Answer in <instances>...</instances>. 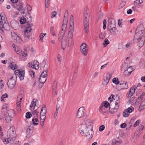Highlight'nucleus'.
<instances>
[{
    "label": "nucleus",
    "mask_w": 145,
    "mask_h": 145,
    "mask_svg": "<svg viewBox=\"0 0 145 145\" xmlns=\"http://www.w3.org/2000/svg\"><path fill=\"white\" fill-rule=\"evenodd\" d=\"M134 43L137 44L139 47L144 45L145 41V30L144 28H136L133 39Z\"/></svg>",
    "instance_id": "nucleus-1"
},
{
    "label": "nucleus",
    "mask_w": 145,
    "mask_h": 145,
    "mask_svg": "<svg viewBox=\"0 0 145 145\" xmlns=\"http://www.w3.org/2000/svg\"><path fill=\"white\" fill-rule=\"evenodd\" d=\"M86 128L84 129L81 130L80 133L83 136L86 137L88 140H90L93 137V133L92 123L90 121L88 120L85 123Z\"/></svg>",
    "instance_id": "nucleus-2"
},
{
    "label": "nucleus",
    "mask_w": 145,
    "mask_h": 145,
    "mask_svg": "<svg viewBox=\"0 0 145 145\" xmlns=\"http://www.w3.org/2000/svg\"><path fill=\"white\" fill-rule=\"evenodd\" d=\"M67 28H61V29L59 32L58 38L59 41H61V46L62 48L64 50L66 46L67 38L66 36L65 35V33H66Z\"/></svg>",
    "instance_id": "nucleus-3"
},
{
    "label": "nucleus",
    "mask_w": 145,
    "mask_h": 145,
    "mask_svg": "<svg viewBox=\"0 0 145 145\" xmlns=\"http://www.w3.org/2000/svg\"><path fill=\"white\" fill-rule=\"evenodd\" d=\"M89 12L87 7L85 8L84 12V27H88L89 25Z\"/></svg>",
    "instance_id": "nucleus-4"
},
{
    "label": "nucleus",
    "mask_w": 145,
    "mask_h": 145,
    "mask_svg": "<svg viewBox=\"0 0 145 145\" xmlns=\"http://www.w3.org/2000/svg\"><path fill=\"white\" fill-rule=\"evenodd\" d=\"M80 49L82 54L86 56L88 52V46L86 43L84 42L80 46Z\"/></svg>",
    "instance_id": "nucleus-5"
},
{
    "label": "nucleus",
    "mask_w": 145,
    "mask_h": 145,
    "mask_svg": "<svg viewBox=\"0 0 145 145\" xmlns=\"http://www.w3.org/2000/svg\"><path fill=\"white\" fill-rule=\"evenodd\" d=\"M13 76H12L9 79L7 82L8 87L10 89H12L15 87L16 82V80L13 79Z\"/></svg>",
    "instance_id": "nucleus-6"
},
{
    "label": "nucleus",
    "mask_w": 145,
    "mask_h": 145,
    "mask_svg": "<svg viewBox=\"0 0 145 145\" xmlns=\"http://www.w3.org/2000/svg\"><path fill=\"white\" fill-rule=\"evenodd\" d=\"M10 129H12V133L9 134V136L8 137V140H9L10 141H12L13 143L15 141L16 137V135L15 132V129L13 127L10 128Z\"/></svg>",
    "instance_id": "nucleus-7"
},
{
    "label": "nucleus",
    "mask_w": 145,
    "mask_h": 145,
    "mask_svg": "<svg viewBox=\"0 0 145 145\" xmlns=\"http://www.w3.org/2000/svg\"><path fill=\"white\" fill-rule=\"evenodd\" d=\"M69 32L68 35V44L71 45L72 44L73 34L74 32V28H69Z\"/></svg>",
    "instance_id": "nucleus-8"
},
{
    "label": "nucleus",
    "mask_w": 145,
    "mask_h": 145,
    "mask_svg": "<svg viewBox=\"0 0 145 145\" xmlns=\"http://www.w3.org/2000/svg\"><path fill=\"white\" fill-rule=\"evenodd\" d=\"M9 26V24L6 19H3L1 15H0V27H7Z\"/></svg>",
    "instance_id": "nucleus-9"
},
{
    "label": "nucleus",
    "mask_w": 145,
    "mask_h": 145,
    "mask_svg": "<svg viewBox=\"0 0 145 145\" xmlns=\"http://www.w3.org/2000/svg\"><path fill=\"white\" fill-rule=\"evenodd\" d=\"M26 19V24L27 26L26 27H31L33 26V24L31 23L32 20V17L31 16V14L28 13L25 16Z\"/></svg>",
    "instance_id": "nucleus-10"
},
{
    "label": "nucleus",
    "mask_w": 145,
    "mask_h": 145,
    "mask_svg": "<svg viewBox=\"0 0 145 145\" xmlns=\"http://www.w3.org/2000/svg\"><path fill=\"white\" fill-rule=\"evenodd\" d=\"M39 63L37 60H34L33 62H30L27 64V66L29 67H31L33 68L36 69H39Z\"/></svg>",
    "instance_id": "nucleus-11"
},
{
    "label": "nucleus",
    "mask_w": 145,
    "mask_h": 145,
    "mask_svg": "<svg viewBox=\"0 0 145 145\" xmlns=\"http://www.w3.org/2000/svg\"><path fill=\"white\" fill-rule=\"evenodd\" d=\"M134 110V108L132 106L129 107L127 109L125 110L123 113V116L125 118L128 117L129 114V113L132 112Z\"/></svg>",
    "instance_id": "nucleus-12"
},
{
    "label": "nucleus",
    "mask_w": 145,
    "mask_h": 145,
    "mask_svg": "<svg viewBox=\"0 0 145 145\" xmlns=\"http://www.w3.org/2000/svg\"><path fill=\"white\" fill-rule=\"evenodd\" d=\"M68 10H67L65 13L63 23L62 27H67V22L68 21Z\"/></svg>",
    "instance_id": "nucleus-13"
},
{
    "label": "nucleus",
    "mask_w": 145,
    "mask_h": 145,
    "mask_svg": "<svg viewBox=\"0 0 145 145\" xmlns=\"http://www.w3.org/2000/svg\"><path fill=\"white\" fill-rule=\"evenodd\" d=\"M112 76V74L111 73H107L104 78V81L102 83V84L106 85H107L110 80Z\"/></svg>",
    "instance_id": "nucleus-14"
},
{
    "label": "nucleus",
    "mask_w": 145,
    "mask_h": 145,
    "mask_svg": "<svg viewBox=\"0 0 145 145\" xmlns=\"http://www.w3.org/2000/svg\"><path fill=\"white\" fill-rule=\"evenodd\" d=\"M27 29L24 31V38L29 39L32 33H30L32 30V28H25Z\"/></svg>",
    "instance_id": "nucleus-15"
},
{
    "label": "nucleus",
    "mask_w": 145,
    "mask_h": 145,
    "mask_svg": "<svg viewBox=\"0 0 145 145\" xmlns=\"http://www.w3.org/2000/svg\"><path fill=\"white\" fill-rule=\"evenodd\" d=\"M120 87L117 86V89L118 90H120L122 89H127L128 88V85L126 82L123 81V83L120 84Z\"/></svg>",
    "instance_id": "nucleus-16"
},
{
    "label": "nucleus",
    "mask_w": 145,
    "mask_h": 145,
    "mask_svg": "<svg viewBox=\"0 0 145 145\" xmlns=\"http://www.w3.org/2000/svg\"><path fill=\"white\" fill-rule=\"evenodd\" d=\"M108 27H116V22L115 20L112 18H110L108 21Z\"/></svg>",
    "instance_id": "nucleus-17"
},
{
    "label": "nucleus",
    "mask_w": 145,
    "mask_h": 145,
    "mask_svg": "<svg viewBox=\"0 0 145 145\" xmlns=\"http://www.w3.org/2000/svg\"><path fill=\"white\" fill-rule=\"evenodd\" d=\"M85 110L83 107H80L78 110L77 112V116L79 118L82 117L84 114Z\"/></svg>",
    "instance_id": "nucleus-18"
},
{
    "label": "nucleus",
    "mask_w": 145,
    "mask_h": 145,
    "mask_svg": "<svg viewBox=\"0 0 145 145\" xmlns=\"http://www.w3.org/2000/svg\"><path fill=\"white\" fill-rule=\"evenodd\" d=\"M33 129H31L30 128V127H29L26 132V137L28 139L30 137L33 133Z\"/></svg>",
    "instance_id": "nucleus-19"
},
{
    "label": "nucleus",
    "mask_w": 145,
    "mask_h": 145,
    "mask_svg": "<svg viewBox=\"0 0 145 145\" xmlns=\"http://www.w3.org/2000/svg\"><path fill=\"white\" fill-rule=\"evenodd\" d=\"M106 107L103 105V104H101L99 108V112L103 115H106L107 113V111L106 110Z\"/></svg>",
    "instance_id": "nucleus-20"
},
{
    "label": "nucleus",
    "mask_w": 145,
    "mask_h": 145,
    "mask_svg": "<svg viewBox=\"0 0 145 145\" xmlns=\"http://www.w3.org/2000/svg\"><path fill=\"white\" fill-rule=\"evenodd\" d=\"M132 68V67L131 66H129V67L127 68L126 70H125V71L124 72V75L125 76H129L130 75L132 72L134 71V69H131V71H128V70Z\"/></svg>",
    "instance_id": "nucleus-21"
},
{
    "label": "nucleus",
    "mask_w": 145,
    "mask_h": 145,
    "mask_svg": "<svg viewBox=\"0 0 145 145\" xmlns=\"http://www.w3.org/2000/svg\"><path fill=\"white\" fill-rule=\"evenodd\" d=\"M40 69L41 70H48V66L46 64V62L44 61H43L40 63Z\"/></svg>",
    "instance_id": "nucleus-22"
},
{
    "label": "nucleus",
    "mask_w": 145,
    "mask_h": 145,
    "mask_svg": "<svg viewBox=\"0 0 145 145\" xmlns=\"http://www.w3.org/2000/svg\"><path fill=\"white\" fill-rule=\"evenodd\" d=\"M17 71L18 72V76L20 78V80H24V77L25 71L23 70L20 71V70H18Z\"/></svg>",
    "instance_id": "nucleus-23"
},
{
    "label": "nucleus",
    "mask_w": 145,
    "mask_h": 145,
    "mask_svg": "<svg viewBox=\"0 0 145 145\" xmlns=\"http://www.w3.org/2000/svg\"><path fill=\"white\" fill-rule=\"evenodd\" d=\"M144 129V126L140 125L137 129L135 133L137 134H141L142 133V131Z\"/></svg>",
    "instance_id": "nucleus-24"
},
{
    "label": "nucleus",
    "mask_w": 145,
    "mask_h": 145,
    "mask_svg": "<svg viewBox=\"0 0 145 145\" xmlns=\"http://www.w3.org/2000/svg\"><path fill=\"white\" fill-rule=\"evenodd\" d=\"M117 101L118 102H115V104L116 106L114 108L113 111V112L112 111L110 112V113L112 114H113L115 112H117L118 109L119 107V103H120V101L118 100Z\"/></svg>",
    "instance_id": "nucleus-25"
},
{
    "label": "nucleus",
    "mask_w": 145,
    "mask_h": 145,
    "mask_svg": "<svg viewBox=\"0 0 145 145\" xmlns=\"http://www.w3.org/2000/svg\"><path fill=\"white\" fill-rule=\"evenodd\" d=\"M145 93L143 92L142 93L141 95L136 100V101L138 103H140L141 101L143 99L144 97Z\"/></svg>",
    "instance_id": "nucleus-26"
},
{
    "label": "nucleus",
    "mask_w": 145,
    "mask_h": 145,
    "mask_svg": "<svg viewBox=\"0 0 145 145\" xmlns=\"http://www.w3.org/2000/svg\"><path fill=\"white\" fill-rule=\"evenodd\" d=\"M135 91V89L133 87L131 88L130 90L129 91L128 94H127V95L128 96L127 97H130L132 96L134 94V93Z\"/></svg>",
    "instance_id": "nucleus-27"
},
{
    "label": "nucleus",
    "mask_w": 145,
    "mask_h": 145,
    "mask_svg": "<svg viewBox=\"0 0 145 145\" xmlns=\"http://www.w3.org/2000/svg\"><path fill=\"white\" fill-rule=\"evenodd\" d=\"M46 112L47 110L46 105H42V108L40 112V115H41L42 114H44V115H46Z\"/></svg>",
    "instance_id": "nucleus-28"
},
{
    "label": "nucleus",
    "mask_w": 145,
    "mask_h": 145,
    "mask_svg": "<svg viewBox=\"0 0 145 145\" xmlns=\"http://www.w3.org/2000/svg\"><path fill=\"white\" fill-rule=\"evenodd\" d=\"M110 33L112 35H114L116 34V33L118 31L117 29L116 28H108Z\"/></svg>",
    "instance_id": "nucleus-29"
},
{
    "label": "nucleus",
    "mask_w": 145,
    "mask_h": 145,
    "mask_svg": "<svg viewBox=\"0 0 145 145\" xmlns=\"http://www.w3.org/2000/svg\"><path fill=\"white\" fill-rule=\"evenodd\" d=\"M37 100L35 99H34L32 101L31 103L30 106V109L31 110H33L35 108V106H36V102Z\"/></svg>",
    "instance_id": "nucleus-30"
},
{
    "label": "nucleus",
    "mask_w": 145,
    "mask_h": 145,
    "mask_svg": "<svg viewBox=\"0 0 145 145\" xmlns=\"http://www.w3.org/2000/svg\"><path fill=\"white\" fill-rule=\"evenodd\" d=\"M24 51L25 52H27L26 49H25ZM17 54L20 56H24V55H25V57H26L27 56V54L25 53V52H24L22 51L21 50L20 52H17Z\"/></svg>",
    "instance_id": "nucleus-31"
},
{
    "label": "nucleus",
    "mask_w": 145,
    "mask_h": 145,
    "mask_svg": "<svg viewBox=\"0 0 145 145\" xmlns=\"http://www.w3.org/2000/svg\"><path fill=\"white\" fill-rule=\"evenodd\" d=\"M46 77H41L40 76L39 80L40 83H41L43 85L46 81ZM42 86H43V85H42Z\"/></svg>",
    "instance_id": "nucleus-32"
},
{
    "label": "nucleus",
    "mask_w": 145,
    "mask_h": 145,
    "mask_svg": "<svg viewBox=\"0 0 145 145\" xmlns=\"http://www.w3.org/2000/svg\"><path fill=\"white\" fill-rule=\"evenodd\" d=\"M74 20L73 16L72 15L71 16V18L70 19V26L71 27L72 26H74Z\"/></svg>",
    "instance_id": "nucleus-33"
},
{
    "label": "nucleus",
    "mask_w": 145,
    "mask_h": 145,
    "mask_svg": "<svg viewBox=\"0 0 145 145\" xmlns=\"http://www.w3.org/2000/svg\"><path fill=\"white\" fill-rule=\"evenodd\" d=\"M8 67H9L12 70H14L17 68V66L16 65V64H15L14 63L13 64L11 62L10 65H9Z\"/></svg>",
    "instance_id": "nucleus-34"
},
{
    "label": "nucleus",
    "mask_w": 145,
    "mask_h": 145,
    "mask_svg": "<svg viewBox=\"0 0 145 145\" xmlns=\"http://www.w3.org/2000/svg\"><path fill=\"white\" fill-rule=\"evenodd\" d=\"M32 113L33 115L34 116V117H39V111L37 110H35L33 111Z\"/></svg>",
    "instance_id": "nucleus-35"
},
{
    "label": "nucleus",
    "mask_w": 145,
    "mask_h": 145,
    "mask_svg": "<svg viewBox=\"0 0 145 145\" xmlns=\"http://www.w3.org/2000/svg\"><path fill=\"white\" fill-rule=\"evenodd\" d=\"M101 104H103V105L106 108H108L110 106V104L107 101H103Z\"/></svg>",
    "instance_id": "nucleus-36"
},
{
    "label": "nucleus",
    "mask_w": 145,
    "mask_h": 145,
    "mask_svg": "<svg viewBox=\"0 0 145 145\" xmlns=\"http://www.w3.org/2000/svg\"><path fill=\"white\" fill-rule=\"evenodd\" d=\"M42 70L43 71L41 74L40 76L46 77L47 76V73L48 70Z\"/></svg>",
    "instance_id": "nucleus-37"
},
{
    "label": "nucleus",
    "mask_w": 145,
    "mask_h": 145,
    "mask_svg": "<svg viewBox=\"0 0 145 145\" xmlns=\"http://www.w3.org/2000/svg\"><path fill=\"white\" fill-rule=\"evenodd\" d=\"M143 1V0H136L134 2V5L136 7L139 4L142 3Z\"/></svg>",
    "instance_id": "nucleus-38"
},
{
    "label": "nucleus",
    "mask_w": 145,
    "mask_h": 145,
    "mask_svg": "<svg viewBox=\"0 0 145 145\" xmlns=\"http://www.w3.org/2000/svg\"><path fill=\"white\" fill-rule=\"evenodd\" d=\"M113 83L116 85H118L120 83V82L118 81V78H114L112 80Z\"/></svg>",
    "instance_id": "nucleus-39"
},
{
    "label": "nucleus",
    "mask_w": 145,
    "mask_h": 145,
    "mask_svg": "<svg viewBox=\"0 0 145 145\" xmlns=\"http://www.w3.org/2000/svg\"><path fill=\"white\" fill-rule=\"evenodd\" d=\"M8 115L10 114L9 116L13 117L14 115V112L13 109H10L8 112Z\"/></svg>",
    "instance_id": "nucleus-40"
},
{
    "label": "nucleus",
    "mask_w": 145,
    "mask_h": 145,
    "mask_svg": "<svg viewBox=\"0 0 145 145\" xmlns=\"http://www.w3.org/2000/svg\"><path fill=\"white\" fill-rule=\"evenodd\" d=\"M26 19L24 17L22 18L20 20V24H24L25 22L26 23L27 21L26 22Z\"/></svg>",
    "instance_id": "nucleus-41"
},
{
    "label": "nucleus",
    "mask_w": 145,
    "mask_h": 145,
    "mask_svg": "<svg viewBox=\"0 0 145 145\" xmlns=\"http://www.w3.org/2000/svg\"><path fill=\"white\" fill-rule=\"evenodd\" d=\"M140 67L142 69L145 66V64L144 60L141 61L139 63Z\"/></svg>",
    "instance_id": "nucleus-42"
},
{
    "label": "nucleus",
    "mask_w": 145,
    "mask_h": 145,
    "mask_svg": "<svg viewBox=\"0 0 145 145\" xmlns=\"http://www.w3.org/2000/svg\"><path fill=\"white\" fill-rule=\"evenodd\" d=\"M109 44V42L108 40L106 38L105 39L103 43V44L104 45V47H106L107 45Z\"/></svg>",
    "instance_id": "nucleus-43"
},
{
    "label": "nucleus",
    "mask_w": 145,
    "mask_h": 145,
    "mask_svg": "<svg viewBox=\"0 0 145 145\" xmlns=\"http://www.w3.org/2000/svg\"><path fill=\"white\" fill-rule=\"evenodd\" d=\"M22 41V40L20 37L18 36L17 37L16 39V40H15L14 42L17 43H18L21 42Z\"/></svg>",
    "instance_id": "nucleus-44"
},
{
    "label": "nucleus",
    "mask_w": 145,
    "mask_h": 145,
    "mask_svg": "<svg viewBox=\"0 0 145 145\" xmlns=\"http://www.w3.org/2000/svg\"><path fill=\"white\" fill-rule=\"evenodd\" d=\"M11 118L13 117L10 116H6L5 118V120L7 123H8L11 121Z\"/></svg>",
    "instance_id": "nucleus-45"
},
{
    "label": "nucleus",
    "mask_w": 145,
    "mask_h": 145,
    "mask_svg": "<svg viewBox=\"0 0 145 145\" xmlns=\"http://www.w3.org/2000/svg\"><path fill=\"white\" fill-rule=\"evenodd\" d=\"M46 115H44V114H42L41 115L40 114V121H45L46 119Z\"/></svg>",
    "instance_id": "nucleus-46"
},
{
    "label": "nucleus",
    "mask_w": 145,
    "mask_h": 145,
    "mask_svg": "<svg viewBox=\"0 0 145 145\" xmlns=\"http://www.w3.org/2000/svg\"><path fill=\"white\" fill-rule=\"evenodd\" d=\"M8 97V95L7 93H5L1 97V101H4V99L7 98Z\"/></svg>",
    "instance_id": "nucleus-47"
},
{
    "label": "nucleus",
    "mask_w": 145,
    "mask_h": 145,
    "mask_svg": "<svg viewBox=\"0 0 145 145\" xmlns=\"http://www.w3.org/2000/svg\"><path fill=\"white\" fill-rule=\"evenodd\" d=\"M1 139L3 141V142L4 144H7L10 141L9 140H8V138L7 139L5 138L4 137H2Z\"/></svg>",
    "instance_id": "nucleus-48"
},
{
    "label": "nucleus",
    "mask_w": 145,
    "mask_h": 145,
    "mask_svg": "<svg viewBox=\"0 0 145 145\" xmlns=\"http://www.w3.org/2000/svg\"><path fill=\"white\" fill-rule=\"evenodd\" d=\"M32 116L31 113L30 112H28L26 114L25 117L27 119L30 118Z\"/></svg>",
    "instance_id": "nucleus-49"
},
{
    "label": "nucleus",
    "mask_w": 145,
    "mask_h": 145,
    "mask_svg": "<svg viewBox=\"0 0 145 145\" xmlns=\"http://www.w3.org/2000/svg\"><path fill=\"white\" fill-rule=\"evenodd\" d=\"M18 3L19 4H18V6L19 5L20 9H22V10L23 8V6L22 2L21 1H18Z\"/></svg>",
    "instance_id": "nucleus-50"
},
{
    "label": "nucleus",
    "mask_w": 145,
    "mask_h": 145,
    "mask_svg": "<svg viewBox=\"0 0 145 145\" xmlns=\"http://www.w3.org/2000/svg\"><path fill=\"white\" fill-rule=\"evenodd\" d=\"M57 82L56 81H54L53 83L52 89L54 90H56L57 89Z\"/></svg>",
    "instance_id": "nucleus-51"
},
{
    "label": "nucleus",
    "mask_w": 145,
    "mask_h": 145,
    "mask_svg": "<svg viewBox=\"0 0 145 145\" xmlns=\"http://www.w3.org/2000/svg\"><path fill=\"white\" fill-rule=\"evenodd\" d=\"M29 73L32 78H34L35 77V72L33 70H31L29 71Z\"/></svg>",
    "instance_id": "nucleus-52"
},
{
    "label": "nucleus",
    "mask_w": 145,
    "mask_h": 145,
    "mask_svg": "<svg viewBox=\"0 0 145 145\" xmlns=\"http://www.w3.org/2000/svg\"><path fill=\"white\" fill-rule=\"evenodd\" d=\"M21 50V49L18 46H16V48H15L14 49V50L16 53L20 52Z\"/></svg>",
    "instance_id": "nucleus-53"
},
{
    "label": "nucleus",
    "mask_w": 145,
    "mask_h": 145,
    "mask_svg": "<svg viewBox=\"0 0 145 145\" xmlns=\"http://www.w3.org/2000/svg\"><path fill=\"white\" fill-rule=\"evenodd\" d=\"M105 34L104 33H101L99 35V37L101 39H103L105 38Z\"/></svg>",
    "instance_id": "nucleus-54"
},
{
    "label": "nucleus",
    "mask_w": 145,
    "mask_h": 145,
    "mask_svg": "<svg viewBox=\"0 0 145 145\" xmlns=\"http://www.w3.org/2000/svg\"><path fill=\"white\" fill-rule=\"evenodd\" d=\"M105 128V126L103 125H102L100 126L99 128V130L100 131H103Z\"/></svg>",
    "instance_id": "nucleus-55"
},
{
    "label": "nucleus",
    "mask_w": 145,
    "mask_h": 145,
    "mask_svg": "<svg viewBox=\"0 0 145 145\" xmlns=\"http://www.w3.org/2000/svg\"><path fill=\"white\" fill-rule=\"evenodd\" d=\"M140 122V121L139 120H137L135 123V124H134L133 126L134 127H135L137 126H138L139 124V123Z\"/></svg>",
    "instance_id": "nucleus-56"
},
{
    "label": "nucleus",
    "mask_w": 145,
    "mask_h": 145,
    "mask_svg": "<svg viewBox=\"0 0 145 145\" xmlns=\"http://www.w3.org/2000/svg\"><path fill=\"white\" fill-rule=\"evenodd\" d=\"M44 37V36L42 34V33H41L39 36V37L40 38V39H39V40L40 42H42L43 41V39Z\"/></svg>",
    "instance_id": "nucleus-57"
},
{
    "label": "nucleus",
    "mask_w": 145,
    "mask_h": 145,
    "mask_svg": "<svg viewBox=\"0 0 145 145\" xmlns=\"http://www.w3.org/2000/svg\"><path fill=\"white\" fill-rule=\"evenodd\" d=\"M114 95H111L110 97L108 98V100L110 102L112 101V99L114 98Z\"/></svg>",
    "instance_id": "nucleus-58"
},
{
    "label": "nucleus",
    "mask_w": 145,
    "mask_h": 145,
    "mask_svg": "<svg viewBox=\"0 0 145 145\" xmlns=\"http://www.w3.org/2000/svg\"><path fill=\"white\" fill-rule=\"evenodd\" d=\"M50 4V1L45 0V6L46 8H48L49 6V4Z\"/></svg>",
    "instance_id": "nucleus-59"
},
{
    "label": "nucleus",
    "mask_w": 145,
    "mask_h": 145,
    "mask_svg": "<svg viewBox=\"0 0 145 145\" xmlns=\"http://www.w3.org/2000/svg\"><path fill=\"white\" fill-rule=\"evenodd\" d=\"M13 34H14L15 35V36H12V39L13 40V41L14 42L15 40H16V39L18 35L15 33H13Z\"/></svg>",
    "instance_id": "nucleus-60"
},
{
    "label": "nucleus",
    "mask_w": 145,
    "mask_h": 145,
    "mask_svg": "<svg viewBox=\"0 0 145 145\" xmlns=\"http://www.w3.org/2000/svg\"><path fill=\"white\" fill-rule=\"evenodd\" d=\"M127 127V124L125 123H124L122 124H121L120 125V127L121 128H125Z\"/></svg>",
    "instance_id": "nucleus-61"
},
{
    "label": "nucleus",
    "mask_w": 145,
    "mask_h": 145,
    "mask_svg": "<svg viewBox=\"0 0 145 145\" xmlns=\"http://www.w3.org/2000/svg\"><path fill=\"white\" fill-rule=\"evenodd\" d=\"M107 22L105 19L103 20V27H106Z\"/></svg>",
    "instance_id": "nucleus-62"
},
{
    "label": "nucleus",
    "mask_w": 145,
    "mask_h": 145,
    "mask_svg": "<svg viewBox=\"0 0 145 145\" xmlns=\"http://www.w3.org/2000/svg\"><path fill=\"white\" fill-rule=\"evenodd\" d=\"M5 28H0V33H1L2 35H4L5 34L4 31V30Z\"/></svg>",
    "instance_id": "nucleus-63"
},
{
    "label": "nucleus",
    "mask_w": 145,
    "mask_h": 145,
    "mask_svg": "<svg viewBox=\"0 0 145 145\" xmlns=\"http://www.w3.org/2000/svg\"><path fill=\"white\" fill-rule=\"evenodd\" d=\"M140 105L143 106V107H145V99L142 101Z\"/></svg>",
    "instance_id": "nucleus-64"
}]
</instances>
